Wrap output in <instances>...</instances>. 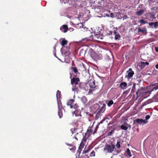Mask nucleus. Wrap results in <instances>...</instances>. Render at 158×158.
I'll return each mask as SVG.
<instances>
[{
  "mask_svg": "<svg viewBox=\"0 0 158 158\" xmlns=\"http://www.w3.org/2000/svg\"><path fill=\"white\" fill-rule=\"evenodd\" d=\"M72 77V73H70V78L71 79V83L72 85V90L73 91L76 90V91L79 90V89L80 88V86L79 82L80 80L78 77H76V75H74L73 77Z\"/></svg>",
  "mask_w": 158,
  "mask_h": 158,
  "instance_id": "nucleus-1",
  "label": "nucleus"
},
{
  "mask_svg": "<svg viewBox=\"0 0 158 158\" xmlns=\"http://www.w3.org/2000/svg\"><path fill=\"white\" fill-rule=\"evenodd\" d=\"M84 143H81L78 149H80L81 151H82V149L84 147Z\"/></svg>",
  "mask_w": 158,
  "mask_h": 158,
  "instance_id": "nucleus-35",
  "label": "nucleus"
},
{
  "mask_svg": "<svg viewBox=\"0 0 158 158\" xmlns=\"http://www.w3.org/2000/svg\"><path fill=\"white\" fill-rule=\"evenodd\" d=\"M66 144L68 145L69 146V147H72L73 146V145L72 144H69L67 143H66Z\"/></svg>",
  "mask_w": 158,
  "mask_h": 158,
  "instance_id": "nucleus-47",
  "label": "nucleus"
},
{
  "mask_svg": "<svg viewBox=\"0 0 158 158\" xmlns=\"http://www.w3.org/2000/svg\"><path fill=\"white\" fill-rule=\"evenodd\" d=\"M151 88L152 89L151 91L156 90L158 89V83H155L154 84H151Z\"/></svg>",
  "mask_w": 158,
  "mask_h": 158,
  "instance_id": "nucleus-17",
  "label": "nucleus"
},
{
  "mask_svg": "<svg viewBox=\"0 0 158 158\" xmlns=\"http://www.w3.org/2000/svg\"><path fill=\"white\" fill-rule=\"evenodd\" d=\"M127 84L126 82H122L120 84L119 87L123 89H126Z\"/></svg>",
  "mask_w": 158,
  "mask_h": 158,
  "instance_id": "nucleus-20",
  "label": "nucleus"
},
{
  "mask_svg": "<svg viewBox=\"0 0 158 158\" xmlns=\"http://www.w3.org/2000/svg\"><path fill=\"white\" fill-rule=\"evenodd\" d=\"M81 26H83V25H82V24H81Z\"/></svg>",
  "mask_w": 158,
  "mask_h": 158,
  "instance_id": "nucleus-55",
  "label": "nucleus"
},
{
  "mask_svg": "<svg viewBox=\"0 0 158 158\" xmlns=\"http://www.w3.org/2000/svg\"><path fill=\"white\" fill-rule=\"evenodd\" d=\"M139 22L141 24H144L146 23H148V22L147 21H145L143 19H140L139 21Z\"/></svg>",
  "mask_w": 158,
  "mask_h": 158,
  "instance_id": "nucleus-32",
  "label": "nucleus"
},
{
  "mask_svg": "<svg viewBox=\"0 0 158 158\" xmlns=\"http://www.w3.org/2000/svg\"><path fill=\"white\" fill-rule=\"evenodd\" d=\"M81 151L80 149H78L77 152V155L79 156L81 152Z\"/></svg>",
  "mask_w": 158,
  "mask_h": 158,
  "instance_id": "nucleus-41",
  "label": "nucleus"
},
{
  "mask_svg": "<svg viewBox=\"0 0 158 158\" xmlns=\"http://www.w3.org/2000/svg\"><path fill=\"white\" fill-rule=\"evenodd\" d=\"M60 30H69L68 25H64L61 27L60 28Z\"/></svg>",
  "mask_w": 158,
  "mask_h": 158,
  "instance_id": "nucleus-29",
  "label": "nucleus"
},
{
  "mask_svg": "<svg viewBox=\"0 0 158 158\" xmlns=\"http://www.w3.org/2000/svg\"><path fill=\"white\" fill-rule=\"evenodd\" d=\"M89 136H88V134L87 133H85V135L83 137L82 141L81 143H83L85 144V143H86L87 139L88 138Z\"/></svg>",
  "mask_w": 158,
  "mask_h": 158,
  "instance_id": "nucleus-19",
  "label": "nucleus"
},
{
  "mask_svg": "<svg viewBox=\"0 0 158 158\" xmlns=\"http://www.w3.org/2000/svg\"><path fill=\"white\" fill-rule=\"evenodd\" d=\"M106 105L104 103L102 105V106L100 107V109L98 111L101 113H103L106 109Z\"/></svg>",
  "mask_w": 158,
  "mask_h": 158,
  "instance_id": "nucleus-16",
  "label": "nucleus"
},
{
  "mask_svg": "<svg viewBox=\"0 0 158 158\" xmlns=\"http://www.w3.org/2000/svg\"><path fill=\"white\" fill-rule=\"evenodd\" d=\"M156 68L157 69H158V64H157L156 65Z\"/></svg>",
  "mask_w": 158,
  "mask_h": 158,
  "instance_id": "nucleus-50",
  "label": "nucleus"
},
{
  "mask_svg": "<svg viewBox=\"0 0 158 158\" xmlns=\"http://www.w3.org/2000/svg\"><path fill=\"white\" fill-rule=\"evenodd\" d=\"M70 69L72 72H73L76 74L77 73L79 74H80V73L78 72V70L77 68L76 67H72L70 68Z\"/></svg>",
  "mask_w": 158,
  "mask_h": 158,
  "instance_id": "nucleus-21",
  "label": "nucleus"
},
{
  "mask_svg": "<svg viewBox=\"0 0 158 158\" xmlns=\"http://www.w3.org/2000/svg\"><path fill=\"white\" fill-rule=\"evenodd\" d=\"M70 131L72 134H75V135L74 136V138L76 140H77L78 139L77 138V135L79 134V132H80L78 131L77 128H76L75 127L72 128Z\"/></svg>",
  "mask_w": 158,
  "mask_h": 158,
  "instance_id": "nucleus-7",
  "label": "nucleus"
},
{
  "mask_svg": "<svg viewBox=\"0 0 158 158\" xmlns=\"http://www.w3.org/2000/svg\"><path fill=\"white\" fill-rule=\"evenodd\" d=\"M67 31H68V30H64V33H65V32H67Z\"/></svg>",
  "mask_w": 158,
  "mask_h": 158,
  "instance_id": "nucleus-52",
  "label": "nucleus"
},
{
  "mask_svg": "<svg viewBox=\"0 0 158 158\" xmlns=\"http://www.w3.org/2000/svg\"><path fill=\"white\" fill-rule=\"evenodd\" d=\"M95 155V152L94 151H93L91 153L90 155V156H94Z\"/></svg>",
  "mask_w": 158,
  "mask_h": 158,
  "instance_id": "nucleus-40",
  "label": "nucleus"
},
{
  "mask_svg": "<svg viewBox=\"0 0 158 158\" xmlns=\"http://www.w3.org/2000/svg\"><path fill=\"white\" fill-rule=\"evenodd\" d=\"M126 155L128 157H130L132 156V155L131 154V152L130 150L128 148H127L126 150Z\"/></svg>",
  "mask_w": 158,
  "mask_h": 158,
  "instance_id": "nucleus-24",
  "label": "nucleus"
},
{
  "mask_svg": "<svg viewBox=\"0 0 158 158\" xmlns=\"http://www.w3.org/2000/svg\"><path fill=\"white\" fill-rule=\"evenodd\" d=\"M112 115L111 114H108L107 116L105 117L104 120L106 119H110L112 118Z\"/></svg>",
  "mask_w": 158,
  "mask_h": 158,
  "instance_id": "nucleus-37",
  "label": "nucleus"
},
{
  "mask_svg": "<svg viewBox=\"0 0 158 158\" xmlns=\"http://www.w3.org/2000/svg\"><path fill=\"white\" fill-rule=\"evenodd\" d=\"M88 40L87 39V38H85L82 40V41H87Z\"/></svg>",
  "mask_w": 158,
  "mask_h": 158,
  "instance_id": "nucleus-46",
  "label": "nucleus"
},
{
  "mask_svg": "<svg viewBox=\"0 0 158 158\" xmlns=\"http://www.w3.org/2000/svg\"><path fill=\"white\" fill-rule=\"evenodd\" d=\"M147 30H138V34L140 35H146L147 33Z\"/></svg>",
  "mask_w": 158,
  "mask_h": 158,
  "instance_id": "nucleus-23",
  "label": "nucleus"
},
{
  "mask_svg": "<svg viewBox=\"0 0 158 158\" xmlns=\"http://www.w3.org/2000/svg\"><path fill=\"white\" fill-rule=\"evenodd\" d=\"M107 16H109V15H107Z\"/></svg>",
  "mask_w": 158,
  "mask_h": 158,
  "instance_id": "nucleus-53",
  "label": "nucleus"
},
{
  "mask_svg": "<svg viewBox=\"0 0 158 158\" xmlns=\"http://www.w3.org/2000/svg\"><path fill=\"white\" fill-rule=\"evenodd\" d=\"M101 113L98 111L96 114L95 117V120L98 119L101 116Z\"/></svg>",
  "mask_w": 158,
  "mask_h": 158,
  "instance_id": "nucleus-27",
  "label": "nucleus"
},
{
  "mask_svg": "<svg viewBox=\"0 0 158 158\" xmlns=\"http://www.w3.org/2000/svg\"><path fill=\"white\" fill-rule=\"evenodd\" d=\"M100 123H98V124L96 126L95 129L93 133V134H94L96 132L98 129V127H99L98 126H99V125Z\"/></svg>",
  "mask_w": 158,
  "mask_h": 158,
  "instance_id": "nucleus-36",
  "label": "nucleus"
},
{
  "mask_svg": "<svg viewBox=\"0 0 158 158\" xmlns=\"http://www.w3.org/2000/svg\"><path fill=\"white\" fill-rule=\"evenodd\" d=\"M102 31V30H101ZM103 33L102 34V35L103 36H109L112 34V32L110 30H103Z\"/></svg>",
  "mask_w": 158,
  "mask_h": 158,
  "instance_id": "nucleus-10",
  "label": "nucleus"
},
{
  "mask_svg": "<svg viewBox=\"0 0 158 158\" xmlns=\"http://www.w3.org/2000/svg\"><path fill=\"white\" fill-rule=\"evenodd\" d=\"M127 128L128 127L129 129H130L131 128V126L130 124H128V126H127Z\"/></svg>",
  "mask_w": 158,
  "mask_h": 158,
  "instance_id": "nucleus-49",
  "label": "nucleus"
},
{
  "mask_svg": "<svg viewBox=\"0 0 158 158\" xmlns=\"http://www.w3.org/2000/svg\"><path fill=\"white\" fill-rule=\"evenodd\" d=\"M69 149L70 150H71L73 151H74L76 150V147L75 146L73 145V146L72 147H69Z\"/></svg>",
  "mask_w": 158,
  "mask_h": 158,
  "instance_id": "nucleus-38",
  "label": "nucleus"
},
{
  "mask_svg": "<svg viewBox=\"0 0 158 158\" xmlns=\"http://www.w3.org/2000/svg\"><path fill=\"white\" fill-rule=\"evenodd\" d=\"M75 109H76V110L74 111H73L72 113L73 115L74 114H75V116L76 117H81V112L80 110H78V108Z\"/></svg>",
  "mask_w": 158,
  "mask_h": 158,
  "instance_id": "nucleus-13",
  "label": "nucleus"
},
{
  "mask_svg": "<svg viewBox=\"0 0 158 158\" xmlns=\"http://www.w3.org/2000/svg\"><path fill=\"white\" fill-rule=\"evenodd\" d=\"M144 10L143 9L141 10L136 12V15L138 16H141L143 13Z\"/></svg>",
  "mask_w": 158,
  "mask_h": 158,
  "instance_id": "nucleus-26",
  "label": "nucleus"
},
{
  "mask_svg": "<svg viewBox=\"0 0 158 158\" xmlns=\"http://www.w3.org/2000/svg\"><path fill=\"white\" fill-rule=\"evenodd\" d=\"M114 15H114L113 13H111L110 14V16L112 18H114L115 17Z\"/></svg>",
  "mask_w": 158,
  "mask_h": 158,
  "instance_id": "nucleus-44",
  "label": "nucleus"
},
{
  "mask_svg": "<svg viewBox=\"0 0 158 158\" xmlns=\"http://www.w3.org/2000/svg\"><path fill=\"white\" fill-rule=\"evenodd\" d=\"M155 15L152 13H151L147 15V18L149 20H152L155 19Z\"/></svg>",
  "mask_w": 158,
  "mask_h": 158,
  "instance_id": "nucleus-12",
  "label": "nucleus"
},
{
  "mask_svg": "<svg viewBox=\"0 0 158 158\" xmlns=\"http://www.w3.org/2000/svg\"><path fill=\"white\" fill-rule=\"evenodd\" d=\"M89 86L90 89L88 92L89 94H92L94 91L98 89V86L96 85L95 82L93 81L92 83L91 82H90L89 83Z\"/></svg>",
  "mask_w": 158,
  "mask_h": 158,
  "instance_id": "nucleus-5",
  "label": "nucleus"
},
{
  "mask_svg": "<svg viewBox=\"0 0 158 158\" xmlns=\"http://www.w3.org/2000/svg\"><path fill=\"white\" fill-rule=\"evenodd\" d=\"M104 150L108 153H111L114 150H116L115 146L112 144H106L105 146Z\"/></svg>",
  "mask_w": 158,
  "mask_h": 158,
  "instance_id": "nucleus-2",
  "label": "nucleus"
},
{
  "mask_svg": "<svg viewBox=\"0 0 158 158\" xmlns=\"http://www.w3.org/2000/svg\"><path fill=\"white\" fill-rule=\"evenodd\" d=\"M128 74L126 76V77L128 79L132 77L134 74V73L133 71L132 70V69L131 68H129L128 70L127 71Z\"/></svg>",
  "mask_w": 158,
  "mask_h": 158,
  "instance_id": "nucleus-8",
  "label": "nucleus"
},
{
  "mask_svg": "<svg viewBox=\"0 0 158 158\" xmlns=\"http://www.w3.org/2000/svg\"><path fill=\"white\" fill-rule=\"evenodd\" d=\"M67 42L68 41L67 40L64 39H63L61 42V45L63 46H64V45L67 44Z\"/></svg>",
  "mask_w": 158,
  "mask_h": 158,
  "instance_id": "nucleus-31",
  "label": "nucleus"
},
{
  "mask_svg": "<svg viewBox=\"0 0 158 158\" xmlns=\"http://www.w3.org/2000/svg\"><path fill=\"white\" fill-rule=\"evenodd\" d=\"M151 91H147L146 90L141 89L139 90L138 93H139L140 96L143 97L144 98H146L149 96Z\"/></svg>",
  "mask_w": 158,
  "mask_h": 158,
  "instance_id": "nucleus-3",
  "label": "nucleus"
},
{
  "mask_svg": "<svg viewBox=\"0 0 158 158\" xmlns=\"http://www.w3.org/2000/svg\"><path fill=\"white\" fill-rule=\"evenodd\" d=\"M149 63L148 62H143L140 61L138 64L139 68L141 69H143L146 65H148Z\"/></svg>",
  "mask_w": 158,
  "mask_h": 158,
  "instance_id": "nucleus-9",
  "label": "nucleus"
},
{
  "mask_svg": "<svg viewBox=\"0 0 158 158\" xmlns=\"http://www.w3.org/2000/svg\"><path fill=\"white\" fill-rule=\"evenodd\" d=\"M106 103L108 106L110 107L114 104V102L112 100H109Z\"/></svg>",
  "mask_w": 158,
  "mask_h": 158,
  "instance_id": "nucleus-25",
  "label": "nucleus"
},
{
  "mask_svg": "<svg viewBox=\"0 0 158 158\" xmlns=\"http://www.w3.org/2000/svg\"><path fill=\"white\" fill-rule=\"evenodd\" d=\"M150 118V116L148 115H147L146 116L145 118L146 120H148V119H149Z\"/></svg>",
  "mask_w": 158,
  "mask_h": 158,
  "instance_id": "nucleus-45",
  "label": "nucleus"
},
{
  "mask_svg": "<svg viewBox=\"0 0 158 158\" xmlns=\"http://www.w3.org/2000/svg\"><path fill=\"white\" fill-rule=\"evenodd\" d=\"M75 100L74 99H70L68 101L67 103V106H69L70 108H73L75 109H77L79 108V106L76 103H75Z\"/></svg>",
  "mask_w": 158,
  "mask_h": 158,
  "instance_id": "nucleus-4",
  "label": "nucleus"
},
{
  "mask_svg": "<svg viewBox=\"0 0 158 158\" xmlns=\"http://www.w3.org/2000/svg\"><path fill=\"white\" fill-rule=\"evenodd\" d=\"M122 124L125 126L127 127L128 124L126 121H124L123 122Z\"/></svg>",
  "mask_w": 158,
  "mask_h": 158,
  "instance_id": "nucleus-43",
  "label": "nucleus"
},
{
  "mask_svg": "<svg viewBox=\"0 0 158 158\" xmlns=\"http://www.w3.org/2000/svg\"><path fill=\"white\" fill-rule=\"evenodd\" d=\"M117 30H114L113 33L115 35L114 39L115 40H119L120 38V35L119 33L116 31Z\"/></svg>",
  "mask_w": 158,
  "mask_h": 158,
  "instance_id": "nucleus-15",
  "label": "nucleus"
},
{
  "mask_svg": "<svg viewBox=\"0 0 158 158\" xmlns=\"http://www.w3.org/2000/svg\"><path fill=\"white\" fill-rule=\"evenodd\" d=\"M81 101L83 103L85 104L87 101V98L85 96H83L81 98Z\"/></svg>",
  "mask_w": 158,
  "mask_h": 158,
  "instance_id": "nucleus-28",
  "label": "nucleus"
},
{
  "mask_svg": "<svg viewBox=\"0 0 158 158\" xmlns=\"http://www.w3.org/2000/svg\"><path fill=\"white\" fill-rule=\"evenodd\" d=\"M121 140H118L117 143L116 144V146L117 148L119 149L120 147V143Z\"/></svg>",
  "mask_w": 158,
  "mask_h": 158,
  "instance_id": "nucleus-30",
  "label": "nucleus"
},
{
  "mask_svg": "<svg viewBox=\"0 0 158 158\" xmlns=\"http://www.w3.org/2000/svg\"><path fill=\"white\" fill-rule=\"evenodd\" d=\"M101 34V31L99 30H94V35H93V38L94 37L98 38Z\"/></svg>",
  "mask_w": 158,
  "mask_h": 158,
  "instance_id": "nucleus-11",
  "label": "nucleus"
},
{
  "mask_svg": "<svg viewBox=\"0 0 158 158\" xmlns=\"http://www.w3.org/2000/svg\"><path fill=\"white\" fill-rule=\"evenodd\" d=\"M139 30H142V29H141L140 28H139Z\"/></svg>",
  "mask_w": 158,
  "mask_h": 158,
  "instance_id": "nucleus-54",
  "label": "nucleus"
},
{
  "mask_svg": "<svg viewBox=\"0 0 158 158\" xmlns=\"http://www.w3.org/2000/svg\"><path fill=\"white\" fill-rule=\"evenodd\" d=\"M120 127L122 129L125 131L127 129V127L125 126L123 124L120 126Z\"/></svg>",
  "mask_w": 158,
  "mask_h": 158,
  "instance_id": "nucleus-34",
  "label": "nucleus"
},
{
  "mask_svg": "<svg viewBox=\"0 0 158 158\" xmlns=\"http://www.w3.org/2000/svg\"><path fill=\"white\" fill-rule=\"evenodd\" d=\"M147 104H148V103H147V102H145L144 103V105H146Z\"/></svg>",
  "mask_w": 158,
  "mask_h": 158,
  "instance_id": "nucleus-51",
  "label": "nucleus"
},
{
  "mask_svg": "<svg viewBox=\"0 0 158 158\" xmlns=\"http://www.w3.org/2000/svg\"><path fill=\"white\" fill-rule=\"evenodd\" d=\"M149 25L152 28L153 27L156 28L158 27V22H151L149 23Z\"/></svg>",
  "mask_w": 158,
  "mask_h": 158,
  "instance_id": "nucleus-14",
  "label": "nucleus"
},
{
  "mask_svg": "<svg viewBox=\"0 0 158 158\" xmlns=\"http://www.w3.org/2000/svg\"><path fill=\"white\" fill-rule=\"evenodd\" d=\"M58 114L59 116V117L60 118H61L63 116V113L62 111V107H61V108H60L59 106H58Z\"/></svg>",
  "mask_w": 158,
  "mask_h": 158,
  "instance_id": "nucleus-22",
  "label": "nucleus"
},
{
  "mask_svg": "<svg viewBox=\"0 0 158 158\" xmlns=\"http://www.w3.org/2000/svg\"><path fill=\"white\" fill-rule=\"evenodd\" d=\"M155 49L156 52H158V47H156L155 48Z\"/></svg>",
  "mask_w": 158,
  "mask_h": 158,
  "instance_id": "nucleus-48",
  "label": "nucleus"
},
{
  "mask_svg": "<svg viewBox=\"0 0 158 158\" xmlns=\"http://www.w3.org/2000/svg\"><path fill=\"white\" fill-rule=\"evenodd\" d=\"M135 85H136L135 84V83L133 84V85L132 87V90L133 91L135 89Z\"/></svg>",
  "mask_w": 158,
  "mask_h": 158,
  "instance_id": "nucleus-42",
  "label": "nucleus"
},
{
  "mask_svg": "<svg viewBox=\"0 0 158 158\" xmlns=\"http://www.w3.org/2000/svg\"><path fill=\"white\" fill-rule=\"evenodd\" d=\"M61 92L59 90H58L56 92V96L57 99L60 98V97Z\"/></svg>",
  "mask_w": 158,
  "mask_h": 158,
  "instance_id": "nucleus-33",
  "label": "nucleus"
},
{
  "mask_svg": "<svg viewBox=\"0 0 158 158\" xmlns=\"http://www.w3.org/2000/svg\"><path fill=\"white\" fill-rule=\"evenodd\" d=\"M133 122L134 124H135V122H136V123L139 125L143 123V124H146L148 123V121H146L145 120H143L141 118H137L134 120Z\"/></svg>",
  "mask_w": 158,
  "mask_h": 158,
  "instance_id": "nucleus-6",
  "label": "nucleus"
},
{
  "mask_svg": "<svg viewBox=\"0 0 158 158\" xmlns=\"http://www.w3.org/2000/svg\"><path fill=\"white\" fill-rule=\"evenodd\" d=\"M93 127V125H92V126L91 127L90 126H89L87 130V134H88V136H89L91 135L92 134H93V130H92V128Z\"/></svg>",
  "mask_w": 158,
  "mask_h": 158,
  "instance_id": "nucleus-18",
  "label": "nucleus"
},
{
  "mask_svg": "<svg viewBox=\"0 0 158 158\" xmlns=\"http://www.w3.org/2000/svg\"><path fill=\"white\" fill-rule=\"evenodd\" d=\"M114 130L113 129L112 130L110 131L108 133V136H111L112 135V134L114 132Z\"/></svg>",
  "mask_w": 158,
  "mask_h": 158,
  "instance_id": "nucleus-39",
  "label": "nucleus"
}]
</instances>
